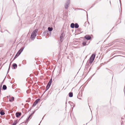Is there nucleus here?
Returning <instances> with one entry per match:
<instances>
[{"label": "nucleus", "mask_w": 125, "mask_h": 125, "mask_svg": "<svg viewBox=\"0 0 125 125\" xmlns=\"http://www.w3.org/2000/svg\"><path fill=\"white\" fill-rule=\"evenodd\" d=\"M67 104V102H66V104Z\"/></svg>", "instance_id": "33"}, {"label": "nucleus", "mask_w": 125, "mask_h": 125, "mask_svg": "<svg viewBox=\"0 0 125 125\" xmlns=\"http://www.w3.org/2000/svg\"><path fill=\"white\" fill-rule=\"evenodd\" d=\"M0 114L1 115H3L5 114V113L2 111H1L0 112Z\"/></svg>", "instance_id": "17"}, {"label": "nucleus", "mask_w": 125, "mask_h": 125, "mask_svg": "<svg viewBox=\"0 0 125 125\" xmlns=\"http://www.w3.org/2000/svg\"><path fill=\"white\" fill-rule=\"evenodd\" d=\"M64 36V32H62V34H61L60 37V40L61 42H62Z\"/></svg>", "instance_id": "4"}, {"label": "nucleus", "mask_w": 125, "mask_h": 125, "mask_svg": "<svg viewBox=\"0 0 125 125\" xmlns=\"http://www.w3.org/2000/svg\"><path fill=\"white\" fill-rule=\"evenodd\" d=\"M50 87V86H49L47 85L46 89V91H47L49 89Z\"/></svg>", "instance_id": "20"}, {"label": "nucleus", "mask_w": 125, "mask_h": 125, "mask_svg": "<svg viewBox=\"0 0 125 125\" xmlns=\"http://www.w3.org/2000/svg\"><path fill=\"white\" fill-rule=\"evenodd\" d=\"M79 10H83L82 9H79Z\"/></svg>", "instance_id": "31"}, {"label": "nucleus", "mask_w": 125, "mask_h": 125, "mask_svg": "<svg viewBox=\"0 0 125 125\" xmlns=\"http://www.w3.org/2000/svg\"><path fill=\"white\" fill-rule=\"evenodd\" d=\"M16 116L17 117H18L19 116L21 115V113L19 112H17L16 113Z\"/></svg>", "instance_id": "9"}, {"label": "nucleus", "mask_w": 125, "mask_h": 125, "mask_svg": "<svg viewBox=\"0 0 125 125\" xmlns=\"http://www.w3.org/2000/svg\"><path fill=\"white\" fill-rule=\"evenodd\" d=\"M24 47H22L21 48V49L19 51L17 52V54H18V55L17 56H18L23 51Z\"/></svg>", "instance_id": "5"}, {"label": "nucleus", "mask_w": 125, "mask_h": 125, "mask_svg": "<svg viewBox=\"0 0 125 125\" xmlns=\"http://www.w3.org/2000/svg\"><path fill=\"white\" fill-rule=\"evenodd\" d=\"M5 31H7V32H8L9 33H10V32L8 31L7 30H5Z\"/></svg>", "instance_id": "28"}, {"label": "nucleus", "mask_w": 125, "mask_h": 125, "mask_svg": "<svg viewBox=\"0 0 125 125\" xmlns=\"http://www.w3.org/2000/svg\"><path fill=\"white\" fill-rule=\"evenodd\" d=\"M95 56L94 54H93L91 56L90 58L89 62L92 63L94 60Z\"/></svg>", "instance_id": "2"}, {"label": "nucleus", "mask_w": 125, "mask_h": 125, "mask_svg": "<svg viewBox=\"0 0 125 125\" xmlns=\"http://www.w3.org/2000/svg\"><path fill=\"white\" fill-rule=\"evenodd\" d=\"M31 100V98H28V100L26 101V102H29Z\"/></svg>", "instance_id": "22"}, {"label": "nucleus", "mask_w": 125, "mask_h": 125, "mask_svg": "<svg viewBox=\"0 0 125 125\" xmlns=\"http://www.w3.org/2000/svg\"><path fill=\"white\" fill-rule=\"evenodd\" d=\"M87 123H86V125H87Z\"/></svg>", "instance_id": "36"}, {"label": "nucleus", "mask_w": 125, "mask_h": 125, "mask_svg": "<svg viewBox=\"0 0 125 125\" xmlns=\"http://www.w3.org/2000/svg\"><path fill=\"white\" fill-rule=\"evenodd\" d=\"M29 120V119H28V118H27V119H26V121H25V122L26 123Z\"/></svg>", "instance_id": "24"}, {"label": "nucleus", "mask_w": 125, "mask_h": 125, "mask_svg": "<svg viewBox=\"0 0 125 125\" xmlns=\"http://www.w3.org/2000/svg\"><path fill=\"white\" fill-rule=\"evenodd\" d=\"M39 100L40 99H39L36 100L33 104L32 105V107H33L35 106L36 104L38 103Z\"/></svg>", "instance_id": "6"}, {"label": "nucleus", "mask_w": 125, "mask_h": 125, "mask_svg": "<svg viewBox=\"0 0 125 125\" xmlns=\"http://www.w3.org/2000/svg\"><path fill=\"white\" fill-rule=\"evenodd\" d=\"M70 0H67L66 1L64 6L65 8V9H68L69 7V5L70 3Z\"/></svg>", "instance_id": "3"}, {"label": "nucleus", "mask_w": 125, "mask_h": 125, "mask_svg": "<svg viewBox=\"0 0 125 125\" xmlns=\"http://www.w3.org/2000/svg\"><path fill=\"white\" fill-rule=\"evenodd\" d=\"M94 4L92 6H91V7L90 8H91L92 7H93L94 6Z\"/></svg>", "instance_id": "26"}, {"label": "nucleus", "mask_w": 125, "mask_h": 125, "mask_svg": "<svg viewBox=\"0 0 125 125\" xmlns=\"http://www.w3.org/2000/svg\"><path fill=\"white\" fill-rule=\"evenodd\" d=\"M13 69H15L17 67V65L16 63H14L13 64Z\"/></svg>", "instance_id": "10"}, {"label": "nucleus", "mask_w": 125, "mask_h": 125, "mask_svg": "<svg viewBox=\"0 0 125 125\" xmlns=\"http://www.w3.org/2000/svg\"><path fill=\"white\" fill-rule=\"evenodd\" d=\"M10 65H9V69H8V72H9V70L10 69Z\"/></svg>", "instance_id": "25"}, {"label": "nucleus", "mask_w": 125, "mask_h": 125, "mask_svg": "<svg viewBox=\"0 0 125 125\" xmlns=\"http://www.w3.org/2000/svg\"><path fill=\"white\" fill-rule=\"evenodd\" d=\"M48 31H51L52 30L53 28L52 27H49L48 28Z\"/></svg>", "instance_id": "11"}, {"label": "nucleus", "mask_w": 125, "mask_h": 125, "mask_svg": "<svg viewBox=\"0 0 125 125\" xmlns=\"http://www.w3.org/2000/svg\"><path fill=\"white\" fill-rule=\"evenodd\" d=\"M18 54H17V53L16 54V55L14 57V59H15V58H17V57L18 56H17L18 55Z\"/></svg>", "instance_id": "23"}, {"label": "nucleus", "mask_w": 125, "mask_h": 125, "mask_svg": "<svg viewBox=\"0 0 125 125\" xmlns=\"http://www.w3.org/2000/svg\"><path fill=\"white\" fill-rule=\"evenodd\" d=\"M14 98L13 97H12L11 99L9 100V101L10 102H12L14 101Z\"/></svg>", "instance_id": "16"}, {"label": "nucleus", "mask_w": 125, "mask_h": 125, "mask_svg": "<svg viewBox=\"0 0 125 125\" xmlns=\"http://www.w3.org/2000/svg\"><path fill=\"white\" fill-rule=\"evenodd\" d=\"M74 24L73 23H72L71 24L70 26L71 28H73L74 27Z\"/></svg>", "instance_id": "13"}, {"label": "nucleus", "mask_w": 125, "mask_h": 125, "mask_svg": "<svg viewBox=\"0 0 125 125\" xmlns=\"http://www.w3.org/2000/svg\"><path fill=\"white\" fill-rule=\"evenodd\" d=\"M77 98H79V99H81V98H79V96H77Z\"/></svg>", "instance_id": "29"}, {"label": "nucleus", "mask_w": 125, "mask_h": 125, "mask_svg": "<svg viewBox=\"0 0 125 125\" xmlns=\"http://www.w3.org/2000/svg\"><path fill=\"white\" fill-rule=\"evenodd\" d=\"M69 96L70 97H72L73 96V93L72 92H70L69 94Z\"/></svg>", "instance_id": "14"}, {"label": "nucleus", "mask_w": 125, "mask_h": 125, "mask_svg": "<svg viewBox=\"0 0 125 125\" xmlns=\"http://www.w3.org/2000/svg\"><path fill=\"white\" fill-rule=\"evenodd\" d=\"M7 88V87L6 85H3L2 87V89L3 90H5Z\"/></svg>", "instance_id": "15"}, {"label": "nucleus", "mask_w": 125, "mask_h": 125, "mask_svg": "<svg viewBox=\"0 0 125 125\" xmlns=\"http://www.w3.org/2000/svg\"><path fill=\"white\" fill-rule=\"evenodd\" d=\"M17 123V122L16 120H15L13 122L12 124L11 125H16Z\"/></svg>", "instance_id": "18"}, {"label": "nucleus", "mask_w": 125, "mask_h": 125, "mask_svg": "<svg viewBox=\"0 0 125 125\" xmlns=\"http://www.w3.org/2000/svg\"><path fill=\"white\" fill-rule=\"evenodd\" d=\"M82 44L83 46H85L86 45V43L85 42H84L82 43Z\"/></svg>", "instance_id": "19"}, {"label": "nucleus", "mask_w": 125, "mask_h": 125, "mask_svg": "<svg viewBox=\"0 0 125 125\" xmlns=\"http://www.w3.org/2000/svg\"><path fill=\"white\" fill-rule=\"evenodd\" d=\"M1 87L0 88V90H1Z\"/></svg>", "instance_id": "34"}, {"label": "nucleus", "mask_w": 125, "mask_h": 125, "mask_svg": "<svg viewBox=\"0 0 125 125\" xmlns=\"http://www.w3.org/2000/svg\"><path fill=\"white\" fill-rule=\"evenodd\" d=\"M84 38L87 40H90L91 39V37L88 35H86L85 36Z\"/></svg>", "instance_id": "7"}, {"label": "nucleus", "mask_w": 125, "mask_h": 125, "mask_svg": "<svg viewBox=\"0 0 125 125\" xmlns=\"http://www.w3.org/2000/svg\"><path fill=\"white\" fill-rule=\"evenodd\" d=\"M30 117H28V119H29V118H30Z\"/></svg>", "instance_id": "30"}, {"label": "nucleus", "mask_w": 125, "mask_h": 125, "mask_svg": "<svg viewBox=\"0 0 125 125\" xmlns=\"http://www.w3.org/2000/svg\"><path fill=\"white\" fill-rule=\"evenodd\" d=\"M74 27L76 28H78L79 27V25L77 23H75L74 24Z\"/></svg>", "instance_id": "12"}, {"label": "nucleus", "mask_w": 125, "mask_h": 125, "mask_svg": "<svg viewBox=\"0 0 125 125\" xmlns=\"http://www.w3.org/2000/svg\"><path fill=\"white\" fill-rule=\"evenodd\" d=\"M38 30L37 29H36L34 30L31 33V38L32 40H33L35 38L36 36V34Z\"/></svg>", "instance_id": "1"}, {"label": "nucleus", "mask_w": 125, "mask_h": 125, "mask_svg": "<svg viewBox=\"0 0 125 125\" xmlns=\"http://www.w3.org/2000/svg\"><path fill=\"white\" fill-rule=\"evenodd\" d=\"M121 119H123V118H121Z\"/></svg>", "instance_id": "35"}, {"label": "nucleus", "mask_w": 125, "mask_h": 125, "mask_svg": "<svg viewBox=\"0 0 125 125\" xmlns=\"http://www.w3.org/2000/svg\"><path fill=\"white\" fill-rule=\"evenodd\" d=\"M35 112V111H34V112L33 113H31L30 115L29 116V117H30Z\"/></svg>", "instance_id": "21"}, {"label": "nucleus", "mask_w": 125, "mask_h": 125, "mask_svg": "<svg viewBox=\"0 0 125 125\" xmlns=\"http://www.w3.org/2000/svg\"><path fill=\"white\" fill-rule=\"evenodd\" d=\"M48 31H45L43 33H45L46 32H47Z\"/></svg>", "instance_id": "27"}, {"label": "nucleus", "mask_w": 125, "mask_h": 125, "mask_svg": "<svg viewBox=\"0 0 125 125\" xmlns=\"http://www.w3.org/2000/svg\"><path fill=\"white\" fill-rule=\"evenodd\" d=\"M119 1L120 2V3L121 2V0H119Z\"/></svg>", "instance_id": "32"}, {"label": "nucleus", "mask_w": 125, "mask_h": 125, "mask_svg": "<svg viewBox=\"0 0 125 125\" xmlns=\"http://www.w3.org/2000/svg\"><path fill=\"white\" fill-rule=\"evenodd\" d=\"M52 81V78H51L49 82L48 83L47 85L48 86H50L51 84Z\"/></svg>", "instance_id": "8"}]
</instances>
